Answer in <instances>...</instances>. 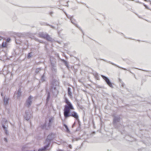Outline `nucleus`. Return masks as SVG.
I'll list each match as a JSON object with an SVG mask.
<instances>
[{
  "label": "nucleus",
  "mask_w": 151,
  "mask_h": 151,
  "mask_svg": "<svg viewBox=\"0 0 151 151\" xmlns=\"http://www.w3.org/2000/svg\"><path fill=\"white\" fill-rule=\"evenodd\" d=\"M65 102L67 104L65 106L64 110V115L65 118L72 116L76 120L78 119V116L76 112L74 111L70 112V109H74V108L71 104L66 98H65Z\"/></svg>",
  "instance_id": "obj_1"
},
{
  "label": "nucleus",
  "mask_w": 151,
  "mask_h": 151,
  "mask_svg": "<svg viewBox=\"0 0 151 151\" xmlns=\"http://www.w3.org/2000/svg\"><path fill=\"white\" fill-rule=\"evenodd\" d=\"M54 121V118L52 117L50 118L49 120V122L47 125L45 124L41 126V128L42 129H48L51 127L52 124Z\"/></svg>",
  "instance_id": "obj_2"
},
{
  "label": "nucleus",
  "mask_w": 151,
  "mask_h": 151,
  "mask_svg": "<svg viewBox=\"0 0 151 151\" xmlns=\"http://www.w3.org/2000/svg\"><path fill=\"white\" fill-rule=\"evenodd\" d=\"M55 137V134L54 133H51L47 136L46 140L45 143H47L50 145V142L53 140Z\"/></svg>",
  "instance_id": "obj_3"
},
{
  "label": "nucleus",
  "mask_w": 151,
  "mask_h": 151,
  "mask_svg": "<svg viewBox=\"0 0 151 151\" xmlns=\"http://www.w3.org/2000/svg\"><path fill=\"white\" fill-rule=\"evenodd\" d=\"M33 97L32 96H30L26 100L25 103V106L27 107H29L31 105L32 103Z\"/></svg>",
  "instance_id": "obj_4"
},
{
  "label": "nucleus",
  "mask_w": 151,
  "mask_h": 151,
  "mask_svg": "<svg viewBox=\"0 0 151 151\" xmlns=\"http://www.w3.org/2000/svg\"><path fill=\"white\" fill-rule=\"evenodd\" d=\"M46 145L43 147L39 149L38 151H45L47 150L48 148L49 147L50 145L47 143H45Z\"/></svg>",
  "instance_id": "obj_5"
},
{
  "label": "nucleus",
  "mask_w": 151,
  "mask_h": 151,
  "mask_svg": "<svg viewBox=\"0 0 151 151\" xmlns=\"http://www.w3.org/2000/svg\"><path fill=\"white\" fill-rule=\"evenodd\" d=\"M68 18L70 19L71 22L73 24H74L77 27L79 28V29H80L79 27L77 25L76 21L73 19V17H68Z\"/></svg>",
  "instance_id": "obj_6"
},
{
  "label": "nucleus",
  "mask_w": 151,
  "mask_h": 151,
  "mask_svg": "<svg viewBox=\"0 0 151 151\" xmlns=\"http://www.w3.org/2000/svg\"><path fill=\"white\" fill-rule=\"evenodd\" d=\"M120 119V118L119 116L114 117L113 120V124L114 125H115L118 122Z\"/></svg>",
  "instance_id": "obj_7"
},
{
  "label": "nucleus",
  "mask_w": 151,
  "mask_h": 151,
  "mask_svg": "<svg viewBox=\"0 0 151 151\" xmlns=\"http://www.w3.org/2000/svg\"><path fill=\"white\" fill-rule=\"evenodd\" d=\"M100 60H103L104 61H105V62H106L108 63H110L114 66H116L117 67H118L119 68H122V69H123V70H127L125 68H122V67H121L118 65H116V64L110 62V61H107V60H104V59H100Z\"/></svg>",
  "instance_id": "obj_8"
},
{
  "label": "nucleus",
  "mask_w": 151,
  "mask_h": 151,
  "mask_svg": "<svg viewBox=\"0 0 151 151\" xmlns=\"http://www.w3.org/2000/svg\"><path fill=\"white\" fill-rule=\"evenodd\" d=\"M31 116V114L29 113L26 112L25 115L24 116V118L27 120H29Z\"/></svg>",
  "instance_id": "obj_9"
},
{
  "label": "nucleus",
  "mask_w": 151,
  "mask_h": 151,
  "mask_svg": "<svg viewBox=\"0 0 151 151\" xmlns=\"http://www.w3.org/2000/svg\"><path fill=\"white\" fill-rule=\"evenodd\" d=\"M7 122V121L6 120H3L2 121V127L3 128V129H4V130L5 133L6 134H7V127H5V126L4 125L3 123L4 122H5L6 123V122Z\"/></svg>",
  "instance_id": "obj_10"
},
{
  "label": "nucleus",
  "mask_w": 151,
  "mask_h": 151,
  "mask_svg": "<svg viewBox=\"0 0 151 151\" xmlns=\"http://www.w3.org/2000/svg\"><path fill=\"white\" fill-rule=\"evenodd\" d=\"M9 98L7 97H4L3 98L4 104L5 105H7L8 103Z\"/></svg>",
  "instance_id": "obj_11"
},
{
  "label": "nucleus",
  "mask_w": 151,
  "mask_h": 151,
  "mask_svg": "<svg viewBox=\"0 0 151 151\" xmlns=\"http://www.w3.org/2000/svg\"><path fill=\"white\" fill-rule=\"evenodd\" d=\"M47 34L43 32H40L39 34V37L45 39Z\"/></svg>",
  "instance_id": "obj_12"
},
{
  "label": "nucleus",
  "mask_w": 151,
  "mask_h": 151,
  "mask_svg": "<svg viewBox=\"0 0 151 151\" xmlns=\"http://www.w3.org/2000/svg\"><path fill=\"white\" fill-rule=\"evenodd\" d=\"M45 39L47 40L48 41H52V39L50 37V36L47 34L46 36V37Z\"/></svg>",
  "instance_id": "obj_13"
},
{
  "label": "nucleus",
  "mask_w": 151,
  "mask_h": 151,
  "mask_svg": "<svg viewBox=\"0 0 151 151\" xmlns=\"http://www.w3.org/2000/svg\"><path fill=\"white\" fill-rule=\"evenodd\" d=\"M101 76L102 77V78L105 81L106 83L109 80L108 78L104 75H101Z\"/></svg>",
  "instance_id": "obj_14"
},
{
  "label": "nucleus",
  "mask_w": 151,
  "mask_h": 151,
  "mask_svg": "<svg viewBox=\"0 0 151 151\" xmlns=\"http://www.w3.org/2000/svg\"><path fill=\"white\" fill-rule=\"evenodd\" d=\"M68 95L69 96H71L72 94L71 91V89L70 88H68Z\"/></svg>",
  "instance_id": "obj_15"
},
{
  "label": "nucleus",
  "mask_w": 151,
  "mask_h": 151,
  "mask_svg": "<svg viewBox=\"0 0 151 151\" xmlns=\"http://www.w3.org/2000/svg\"><path fill=\"white\" fill-rule=\"evenodd\" d=\"M106 83L109 87L111 88H113L112 83L111 82L110 80L108 81Z\"/></svg>",
  "instance_id": "obj_16"
},
{
  "label": "nucleus",
  "mask_w": 151,
  "mask_h": 151,
  "mask_svg": "<svg viewBox=\"0 0 151 151\" xmlns=\"http://www.w3.org/2000/svg\"><path fill=\"white\" fill-rule=\"evenodd\" d=\"M62 61L65 64V65L67 67H68V63L66 61L62 59Z\"/></svg>",
  "instance_id": "obj_17"
},
{
  "label": "nucleus",
  "mask_w": 151,
  "mask_h": 151,
  "mask_svg": "<svg viewBox=\"0 0 151 151\" xmlns=\"http://www.w3.org/2000/svg\"><path fill=\"white\" fill-rule=\"evenodd\" d=\"M63 125L65 127V128H66V132H68V133H69L70 132V130L68 127V126H67V125H66L65 124H63Z\"/></svg>",
  "instance_id": "obj_18"
},
{
  "label": "nucleus",
  "mask_w": 151,
  "mask_h": 151,
  "mask_svg": "<svg viewBox=\"0 0 151 151\" xmlns=\"http://www.w3.org/2000/svg\"><path fill=\"white\" fill-rule=\"evenodd\" d=\"M22 151H27V147L25 146H24L22 147Z\"/></svg>",
  "instance_id": "obj_19"
},
{
  "label": "nucleus",
  "mask_w": 151,
  "mask_h": 151,
  "mask_svg": "<svg viewBox=\"0 0 151 151\" xmlns=\"http://www.w3.org/2000/svg\"><path fill=\"white\" fill-rule=\"evenodd\" d=\"M41 70V68H37L36 69L35 72L36 73H37Z\"/></svg>",
  "instance_id": "obj_20"
},
{
  "label": "nucleus",
  "mask_w": 151,
  "mask_h": 151,
  "mask_svg": "<svg viewBox=\"0 0 151 151\" xmlns=\"http://www.w3.org/2000/svg\"><path fill=\"white\" fill-rule=\"evenodd\" d=\"M18 97H19L20 96L21 94V90L20 89H19L17 93Z\"/></svg>",
  "instance_id": "obj_21"
},
{
  "label": "nucleus",
  "mask_w": 151,
  "mask_h": 151,
  "mask_svg": "<svg viewBox=\"0 0 151 151\" xmlns=\"http://www.w3.org/2000/svg\"><path fill=\"white\" fill-rule=\"evenodd\" d=\"M50 97V93L49 92H48V94H47V102H48V101H49Z\"/></svg>",
  "instance_id": "obj_22"
},
{
  "label": "nucleus",
  "mask_w": 151,
  "mask_h": 151,
  "mask_svg": "<svg viewBox=\"0 0 151 151\" xmlns=\"http://www.w3.org/2000/svg\"><path fill=\"white\" fill-rule=\"evenodd\" d=\"M6 46V42H3L2 44V46L3 47H5Z\"/></svg>",
  "instance_id": "obj_23"
},
{
  "label": "nucleus",
  "mask_w": 151,
  "mask_h": 151,
  "mask_svg": "<svg viewBox=\"0 0 151 151\" xmlns=\"http://www.w3.org/2000/svg\"><path fill=\"white\" fill-rule=\"evenodd\" d=\"M41 80L42 81H45V77L44 74H43V75L42 76Z\"/></svg>",
  "instance_id": "obj_24"
},
{
  "label": "nucleus",
  "mask_w": 151,
  "mask_h": 151,
  "mask_svg": "<svg viewBox=\"0 0 151 151\" xmlns=\"http://www.w3.org/2000/svg\"><path fill=\"white\" fill-rule=\"evenodd\" d=\"M93 75L95 76V78L97 79L98 77V74L97 73H94Z\"/></svg>",
  "instance_id": "obj_25"
},
{
  "label": "nucleus",
  "mask_w": 151,
  "mask_h": 151,
  "mask_svg": "<svg viewBox=\"0 0 151 151\" xmlns=\"http://www.w3.org/2000/svg\"><path fill=\"white\" fill-rule=\"evenodd\" d=\"M119 81L121 83L122 86V87H124L125 86V84L122 82V80L120 79H119Z\"/></svg>",
  "instance_id": "obj_26"
},
{
  "label": "nucleus",
  "mask_w": 151,
  "mask_h": 151,
  "mask_svg": "<svg viewBox=\"0 0 151 151\" xmlns=\"http://www.w3.org/2000/svg\"><path fill=\"white\" fill-rule=\"evenodd\" d=\"M32 56V55L31 53H29L28 54L27 56V57L28 58H30Z\"/></svg>",
  "instance_id": "obj_27"
},
{
  "label": "nucleus",
  "mask_w": 151,
  "mask_h": 151,
  "mask_svg": "<svg viewBox=\"0 0 151 151\" xmlns=\"http://www.w3.org/2000/svg\"><path fill=\"white\" fill-rule=\"evenodd\" d=\"M68 147L70 149H71L72 148V146L71 145H69Z\"/></svg>",
  "instance_id": "obj_28"
},
{
  "label": "nucleus",
  "mask_w": 151,
  "mask_h": 151,
  "mask_svg": "<svg viewBox=\"0 0 151 151\" xmlns=\"http://www.w3.org/2000/svg\"><path fill=\"white\" fill-rule=\"evenodd\" d=\"M65 13V14H66V16H67V17L68 18V17H71L70 16H68V15L66 13ZM71 17H73V16H72Z\"/></svg>",
  "instance_id": "obj_29"
},
{
  "label": "nucleus",
  "mask_w": 151,
  "mask_h": 151,
  "mask_svg": "<svg viewBox=\"0 0 151 151\" xmlns=\"http://www.w3.org/2000/svg\"><path fill=\"white\" fill-rule=\"evenodd\" d=\"M4 140L6 142H7V139H6V138H4Z\"/></svg>",
  "instance_id": "obj_30"
},
{
  "label": "nucleus",
  "mask_w": 151,
  "mask_h": 151,
  "mask_svg": "<svg viewBox=\"0 0 151 151\" xmlns=\"http://www.w3.org/2000/svg\"><path fill=\"white\" fill-rule=\"evenodd\" d=\"M53 14L52 12H51L50 13V15H51Z\"/></svg>",
  "instance_id": "obj_31"
},
{
  "label": "nucleus",
  "mask_w": 151,
  "mask_h": 151,
  "mask_svg": "<svg viewBox=\"0 0 151 151\" xmlns=\"http://www.w3.org/2000/svg\"><path fill=\"white\" fill-rule=\"evenodd\" d=\"M10 40V39H7V41L8 42H9Z\"/></svg>",
  "instance_id": "obj_32"
},
{
  "label": "nucleus",
  "mask_w": 151,
  "mask_h": 151,
  "mask_svg": "<svg viewBox=\"0 0 151 151\" xmlns=\"http://www.w3.org/2000/svg\"><path fill=\"white\" fill-rule=\"evenodd\" d=\"M57 151H64L63 150H58Z\"/></svg>",
  "instance_id": "obj_33"
},
{
  "label": "nucleus",
  "mask_w": 151,
  "mask_h": 151,
  "mask_svg": "<svg viewBox=\"0 0 151 151\" xmlns=\"http://www.w3.org/2000/svg\"><path fill=\"white\" fill-rule=\"evenodd\" d=\"M21 35L20 34H18L17 35L18 36L20 37V36H21Z\"/></svg>",
  "instance_id": "obj_34"
},
{
  "label": "nucleus",
  "mask_w": 151,
  "mask_h": 151,
  "mask_svg": "<svg viewBox=\"0 0 151 151\" xmlns=\"http://www.w3.org/2000/svg\"><path fill=\"white\" fill-rule=\"evenodd\" d=\"M2 39V37L1 36H0V40H1Z\"/></svg>",
  "instance_id": "obj_35"
},
{
  "label": "nucleus",
  "mask_w": 151,
  "mask_h": 151,
  "mask_svg": "<svg viewBox=\"0 0 151 151\" xmlns=\"http://www.w3.org/2000/svg\"><path fill=\"white\" fill-rule=\"evenodd\" d=\"M144 6L145 7L147 8V6L146 5H145V4H144Z\"/></svg>",
  "instance_id": "obj_36"
},
{
  "label": "nucleus",
  "mask_w": 151,
  "mask_h": 151,
  "mask_svg": "<svg viewBox=\"0 0 151 151\" xmlns=\"http://www.w3.org/2000/svg\"><path fill=\"white\" fill-rule=\"evenodd\" d=\"M53 88L55 90H56V88L55 87H54V88Z\"/></svg>",
  "instance_id": "obj_37"
},
{
  "label": "nucleus",
  "mask_w": 151,
  "mask_h": 151,
  "mask_svg": "<svg viewBox=\"0 0 151 151\" xmlns=\"http://www.w3.org/2000/svg\"><path fill=\"white\" fill-rule=\"evenodd\" d=\"M128 70V71H129L130 72V73H132L131 72V71H130L129 70Z\"/></svg>",
  "instance_id": "obj_38"
},
{
  "label": "nucleus",
  "mask_w": 151,
  "mask_h": 151,
  "mask_svg": "<svg viewBox=\"0 0 151 151\" xmlns=\"http://www.w3.org/2000/svg\"><path fill=\"white\" fill-rule=\"evenodd\" d=\"M75 124V123H74L73 124V126H72V127H73L74 126Z\"/></svg>",
  "instance_id": "obj_39"
},
{
  "label": "nucleus",
  "mask_w": 151,
  "mask_h": 151,
  "mask_svg": "<svg viewBox=\"0 0 151 151\" xmlns=\"http://www.w3.org/2000/svg\"><path fill=\"white\" fill-rule=\"evenodd\" d=\"M52 87H51V90H52Z\"/></svg>",
  "instance_id": "obj_40"
},
{
  "label": "nucleus",
  "mask_w": 151,
  "mask_h": 151,
  "mask_svg": "<svg viewBox=\"0 0 151 151\" xmlns=\"http://www.w3.org/2000/svg\"><path fill=\"white\" fill-rule=\"evenodd\" d=\"M1 96H3V94H2V93H1Z\"/></svg>",
  "instance_id": "obj_41"
},
{
  "label": "nucleus",
  "mask_w": 151,
  "mask_h": 151,
  "mask_svg": "<svg viewBox=\"0 0 151 151\" xmlns=\"http://www.w3.org/2000/svg\"><path fill=\"white\" fill-rule=\"evenodd\" d=\"M144 0V1H147V0Z\"/></svg>",
  "instance_id": "obj_42"
},
{
  "label": "nucleus",
  "mask_w": 151,
  "mask_h": 151,
  "mask_svg": "<svg viewBox=\"0 0 151 151\" xmlns=\"http://www.w3.org/2000/svg\"><path fill=\"white\" fill-rule=\"evenodd\" d=\"M144 71V70H143ZM144 71H146V70H144Z\"/></svg>",
  "instance_id": "obj_43"
},
{
  "label": "nucleus",
  "mask_w": 151,
  "mask_h": 151,
  "mask_svg": "<svg viewBox=\"0 0 151 151\" xmlns=\"http://www.w3.org/2000/svg\"><path fill=\"white\" fill-rule=\"evenodd\" d=\"M1 74V72L0 71V74Z\"/></svg>",
  "instance_id": "obj_44"
},
{
  "label": "nucleus",
  "mask_w": 151,
  "mask_h": 151,
  "mask_svg": "<svg viewBox=\"0 0 151 151\" xmlns=\"http://www.w3.org/2000/svg\"><path fill=\"white\" fill-rule=\"evenodd\" d=\"M35 151V150H34V151Z\"/></svg>",
  "instance_id": "obj_45"
}]
</instances>
